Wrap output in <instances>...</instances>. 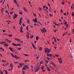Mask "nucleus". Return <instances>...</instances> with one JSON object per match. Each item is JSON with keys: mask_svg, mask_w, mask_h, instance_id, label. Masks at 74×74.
I'll return each instance as SVG.
<instances>
[{"mask_svg": "<svg viewBox=\"0 0 74 74\" xmlns=\"http://www.w3.org/2000/svg\"><path fill=\"white\" fill-rule=\"evenodd\" d=\"M45 53H46V54L47 53V54H49V53L50 51V50H49V49H47L46 50L45 49Z\"/></svg>", "mask_w": 74, "mask_h": 74, "instance_id": "1", "label": "nucleus"}, {"mask_svg": "<svg viewBox=\"0 0 74 74\" xmlns=\"http://www.w3.org/2000/svg\"><path fill=\"white\" fill-rule=\"evenodd\" d=\"M13 45H14V46H21V45H20V44H15V43H12Z\"/></svg>", "mask_w": 74, "mask_h": 74, "instance_id": "2", "label": "nucleus"}, {"mask_svg": "<svg viewBox=\"0 0 74 74\" xmlns=\"http://www.w3.org/2000/svg\"><path fill=\"white\" fill-rule=\"evenodd\" d=\"M33 21L34 22V23H37V18H35L34 20H33Z\"/></svg>", "mask_w": 74, "mask_h": 74, "instance_id": "3", "label": "nucleus"}, {"mask_svg": "<svg viewBox=\"0 0 74 74\" xmlns=\"http://www.w3.org/2000/svg\"><path fill=\"white\" fill-rule=\"evenodd\" d=\"M39 66H39L38 67H36V70L35 71V72H37V71H38L39 70Z\"/></svg>", "mask_w": 74, "mask_h": 74, "instance_id": "4", "label": "nucleus"}, {"mask_svg": "<svg viewBox=\"0 0 74 74\" xmlns=\"http://www.w3.org/2000/svg\"><path fill=\"white\" fill-rule=\"evenodd\" d=\"M32 44L33 46V47H34V49H36V47H35V45L33 44V43H32Z\"/></svg>", "mask_w": 74, "mask_h": 74, "instance_id": "5", "label": "nucleus"}, {"mask_svg": "<svg viewBox=\"0 0 74 74\" xmlns=\"http://www.w3.org/2000/svg\"><path fill=\"white\" fill-rule=\"evenodd\" d=\"M22 17H21L19 20V21H20V22L21 24L22 23Z\"/></svg>", "mask_w": 74, "mask_h": 74, "instance_id": "6", "label": "nucleus"}, {"mask_svg": "<svg viewBox=\"0 0 74 74\" xmlns=\"http://www.w3.org/2000/svg\"><path fill=\"white\" fill-rule=\"evenodd\" d=\"M9 49H10V50H11V51H12V52H14L13 50H12V47H9Z\"/></svg>", "mask_w": 74, "mask_h": 74, "instance_id": "7", "label": "nucleus"}, {"mask_svg": "<svg viewBox=\"0 0 74 74\" xmlns=\"http://www.w3.org/2000/svg\"><path fill=\"white\" fill-rule=\"evenodd\" d=\"M47 56H53L52 54H47Z\"/></svg>", "mask_w": 74, "mask_h": 74, "instance_id": "8", "label": "nucleus"}, {"mask_svg": "<svg viewBox=\"0 0 74 74\" xmlns=\"http://www.w3.org/2000/svg\"><path fill=\"white\" fill-rule=\"evenodd\" d=\"M14 58H16V59L19 58V57H17V56H16V55H15L14 56Z\"/></svg>", "mask_w": 74, "mask_h": 74, "instance_id": "9", "label": "nucleus"}, {"mask_svg": "<svg viewBox=\"0 0 74 74\" xmlns=\"http://www.w3.org/2000/svg\"><path fill=\"white\" fill-rule=\"evenodd\" d=\"M23 26H21V27L20 28V32H21V31H22V30H23Z\"/></svg>", "mask_w": 74, "mask_h": 74, "instance_id": "10", "label": "nucleus"}, {"mask_svg": "<svg viewBox=\"0 0 74 74\" xmlns=\"http://www.w3.org/2000/svg\"><path fill=\"white\" fill-rule=\"evenodd\" d=\"M49 10L50 11V12H51L52 9H51V8H49Z\"/></svg>", "mask_w": 74, "mask_h": 74, "instance_id": "11", "label": "nucleus"}, {"mask_svg": "<svg viewBox=\"0 0 74 74\" xmlns=\"http://www.w3.org/2000/svg\"><path fill=\"white\" fill-rule=\"evenodd\" d=\"M24 67H25V68L29 69V67L27 65H25Z\"/></svg>", "mask_w": 74, "mask_h": 74, "instance_id": "12", "label": "nucleus"}, {"mask_svg": "<svg viewBox=\"0 0 74 74\" xmlns=\"http://www.w3.org/2000/svg\"><path fill=\"white\" fill-rule=\"evenodd\" d=\"M36 39L37 40H39V37H38V36H36Z\"/></svg>", "mask_w": 74, "mask_h": 74, "instance_id": "13", "label": "nucleus"}, {"mask_svg": "<svg viewBox=\"0 0 74 74\" xmlns=\"http://www.w3.org/2000/svg\"><path fill=\"white\" fill-rule=\"evenodd\" d=\"M18 16V15H16H16H15V16H14V19H15V18H16Z\"/></svg>", "mask_w": 74, "mask_h": 74, "instance_id": "14", "label": "nucleus"}, {"mask_svg": "<svg viewBox=\"0 0 74 74\" xmlns=\"http://www.w3.org/2000/svg\"><path fill=\"white\" fill-rule=\"evenodd\" d=\"M54 23L56 26H59V25L58 24V23H57V24H56V23Z\"/></svg>", "mask_w": 74, "mask_h": 74, "instance_id": "15", "label": "nucleus"}, {"mask_svg": "<svg viewBox=\"0 0 74 74\" xmlns=\"http://www.w3.org/2000/svg\"><path fill=\"white\" fill-rule=\"evenodd\" d=\"M23 10L25 11H26V12H27V10H26V8H23Z\"/></svg>", "mask_w": 74, "mask_h": 74, "instance_id": "16", "label": "nucleus"}, {"mask_svg": "<svg viewBox=\"0 0 74 74\" xmlns=\"http://www.w3.org/2000/svg\"><path fill=\"white\" fill-rule=\"evenodd\" d=\"M6 40H7V41H8L9 42H11V40H8V39H6Z\"/></svg>", "mask_w": 74, "mask_h": 74, "instance_id": "17", "label": "nucleus"}, {"mask_svg": "<svg viewBox=\"0 0 74 74\" xmlns=\"http://www.w3.org/2000/svg\"><path fill=\"white\" fill-rule=\"evenodd\" d=\"M44 66H42V67L41 68V69H42V70L43 71V69H44Z\"/></svg>", "mask_w": 74, "mask_h": 74, "instance_id": "18", "label": "nucleus"}, {"mask_svg": "<svg viewBox=\"0 0 74 74\" xmlns=\"http://www.w3.org/2000/svg\"><path fill=\"white\" fill-rule=\"evenodd\" d=\"M13 1H14V2H15V3L16 4H17V1L15 0H13Z\"/></svg>", "mask_w": 74, "mask_h": 74, "instance_id": "19", "label": "nucleus"}, {"mask_svg": "<svg viewBox=\"0 0 74 74\" xmlns=\"http://www.w3.org/2000/svg\"><path fill=\"white\" fill-rule=\"evenodd\" d=\"M45 28H43L42 29H43V32H45Z\"/></svg>", "mask_w": 74, "mask_h": 74, "instance_id": "20", "label": "nucleus"}, {"mask_svg": "<svg viewBox=\"0 0 74 74\" xmlns=\"http://www.w3.org/2000/svg\"><path fill=\"white\" fill-rule=\"evenodd\" d=\"M16 40H18V41H20V40L19 39H18L17 38H15Z\"/></svg>", "mask_w": 74, "mask_h": 74, "instance_id": "21", "label": "nucleus"}, {"mask_svg": "<svg viewBox=\"0 0 74 74\" xmlns=\"http://www.w3.org/2000/svg\"><path fill=\"white\" fill-rule=\"evenodd\" d=\"M23 70H26V69L25 68V65L24 66V67L22 68Z\"/></svg>", "mask_w": 74, "mask_h": 74, "instance_id": "22", "label": "nucleus"}, {"mask_svg": "<svg viewBox=\"0 0 74 74\" xmlns=\"http://www.w3.org/2000/svg\"><path fill=\"white\" fill-rule=\"evenodd\" d=\"M6 22H8V24H9V23H10L9 21H6Z\"/></svg>", "mask_w": 74, "mask_h": 74, "instance_id": "23", "label": "nucleus"}, {"mask_svg": "<svg viewBox=\"0 0 74 74\" xmlns=\"http://www.w3.org/2000/svg\"><path fill=\"white\" fill-rule=\"evenodd\" d=\"M47 70L49 71H50V69H49V67H47Z\"/></svg>", "mask_w": 74, "mask_h": 74, "instance_id": "24", "label": "nucleus"}, {"mask_svg": "<svg viewBox=\"0 0 74 74\" xmlns=\"http://www.w3.org/2000/svg\"><path fill=\"white\" fill-rule=\"evenodd\" d=\"M11 56H12V57H14V54H13V53H11Z\"/></svg>", "mask_w": 74, "mask_h": 74, "instance_id": "25", "label": "nucleus"}, {"mask_svg": "<svg viewBox=\"0 0 74 74\" xmlns=\"http://www.w3.org/2000/svg\"><path fill=\"white\" fill-rule=\"evenodd\" d=\"M72 16H74V12H72Z\"/></svg>", "mask_w": 74, "mask_h": 74, "instance_id": "26", "label": "nucleus"}, {"mask_svg": "<svg viewBox=\"0 0 74 74\" xmlns=\"http://www.w3.org/2000/svg\"><path fill=\"white\" fill-rule=\"evenodd\" d=\"M67 32H66V33H64V34H63V36H65V34H67Z\"/></svg>", "mask_w": 74, "mask_h": 74, "instance_id": "27", "label": "nucleus"}, {"mask_svg": "<svg viewBox=\"0 0 74 74\" xmlns=\"http://www.w3.org/2000/svg\"><path fill=\"white\" fill-rule=\"evenodd\" d=\"M5 73L6 74H8V72H7V71L6 70L5 71Z\"/></svg>", "mask_w": 74, "mask_h": 74, "instance_id": "28", "label": "nucleus"}, {"mask_svg": "<svg viewBox=\"0 0 74 74\" xmlns=\"http://www.w3.org/2000/svg\"><path fill=\"white\" fill-rule=\"evenodd\" d=\"M51 64H52L53 65H55V64L53 62H52L51 63Z\"/></svg>", "mask_w": 74, "mask_h": 74, "instance_id": "29", "label": "nucleus"}, {"mask_svg": "<svg viewBox=\"0 0 74 74\" xmlns=\"http://www.w3.org/2000/svg\"><path fill=\"white\" fill-rule=\"evenodd\" d=\"M22 65H20V66H18V67H19V68H20V67H22Z\"/></svg>", "mask_w": 74, "mask_h": 74, "instance_id": "30", "label": "nucleus"}, {"mask_svg": "<svg viewBox=\"0 0 74 74\" xmlns=\"http://www.w3.org/2000/svg\"><path fill=\"white\" fill-rule=\"evenodd\" d=\"M3 11H4V8H2L1 12H3Z\"/></svg>", "mask_w": 74, "mask_h": 74, "instance_id": "31", "label": "nucleus"}, {"mask_svg": "<svg viewBox=\"0 0 74 74\" xmlns=\"http://www.w3.org/2000/svg\"><path fill=\"white\" fill-rule=\"evenodd\" d=\"M54 41L55 42H57L56 39V37H54Z\"/></svg>", "mask_w": 74, "mask_h": 74, "instance_id": "32", "label": "nucleus"}, {"mask_svg": "<svg viewBox=\"0 0 74 74\" xmlns=\"http://www.w3.org/2000/svg\"><path fill=\"white\" fill-rule=\"evenodd\" d=\"M49 15L50 17H53V15H52V14H49Z\"/></svg>", "mask_w": 74, "mask_h": 74, "instance_id": "33", "label": "nucleus"}, {"mask_svg": "<svg viewBox=\"0 0 74 74\" xmlns=\"http://www.w3.org/2000/svg\"><path fill=\"white\" fill-rule=\"evenodd\" d=\"M26 36H27V38H29V37L28 34H27V35H26Z\"/></svg>", "mask_w": 74, "mask_h": 74, "instance_id": "34", "label": "nucleus"}, {"mask_svg": "<svg viewBox=\"0 0 74 74\" xmlns=\"http://www.w3.org/2000/svg\"><path fill=\"white\" fill-rule=\"evenodd\" d=\"M43 64V61H40V64Z\"/></svg>", "mask_w": 74, "mask_h": 74, "instance_id": "35", "label": "nucleus"}, {"mask_svg": "<svg viewBox=\"0 0 74 74\" xmlns=\"http://www.w3.org/2000/svg\"><path fill=\"white\" fill-rule=\"evenodd\" d=\"M55 56H56V57H58V55H57V54H55Z\"/></svg>", "mask_w": 74, "mask_h": 74, "instance_id": "36", "label": "nucleus"}, {"mask_svg": "<svg viewBox=\"0 0 74 74\" xmlns=\"http://www.w3.org/2000/svg\"><path fill=\"white\" fill-rule=\"evenodd\" d=\"M5 12L6 13H9L8 11L7 10H5Z\"/></svg>", "mask_w": 74, "mask_h": 74, "instance_id": "37", "label": "nucleus"}, {"mask_svg": "<svg viewBox=\"0 0 74 74\" xmlns=\"http://www.w3.org/2000/svg\"><path fill=\"white\" fill-rule=\"evenodd\" d=\"M39 10H42L41 8H39Z\"/></svg>", "mask_w": 74, "mask_h": 74, "instance_id": "38", "label": "nucleus"}, {"mask_svg": "<svg viewBox=\"0 0 74 74\" xmlns=\"http://www.w3.org/2000/svg\"><path fill=\"white\" fill-rule=\"evenodd\" d=\"M71 38H70V39H69L70 42H71Z\"/></svg>", "mask_w": 74, "mask_h": 74, "instance_id": "39", "label": "nucleus"}, {"mask_svg": "<svg viewBox=\"0 0 74 74\" xmlns=\"http://www.w3.org/2000/svg\"><path fill=\"white\" fill-rule=\"evenodd\" d=\"M21 49V47H18V50H20Z\"/></svg>", "mask_w": 74, "mask_h": 74, "instance_id": "40", "label": "nucleus"}, {"mask_svg": "<svg viewBox=\"0 0 74 74\" xmlns=\"http://www.w3.org/2000/svg\"><path fill=\"white\" fill-rule=\"evenodd\" d=\"M34 36V35H32V36L30 37V38H33Z\"/></svg>", "mask_w": 74, "mask_h": 74, "instance_id": "41", "label": "nucleus"}, {"mask_svg": "<svg viewBox=\"0 0 74 74\" xmlns=\"http://www.w3.org/2000/svg\"><path fill=\"white\" fill-rule=\"evenodd\" d=\"M0 73H1V74H3V73L2 71H0Z\"/></svg>", "mask_w": 74, "mask_h": 74, "instance_id": "42", "label": "nucleus"}, {"mask_svg": "<svg viewBox=\"0 0 74 74\" xmlns=\"http://www.w3.org/2000/svg\"><path fill=\"white\" fill-rule=\"evenodd\" d=\"M28 26H26V28H27V30H28Z\"/></svg>", "mask_w": 74, "mask_h": 74, "instance_id": "43", "label": "nucleus"}, {"mask_svg": "<svg viewBox=\"0 0 74 74\" xmlns=\"http://www.w3.org/2000/svg\"><path fill=\"white\" fill-rule=\"evenodd\" d=\"M46 58H47V59H48V60H50V58H49L48 57H47Z\"/></svg>", "mask_w": 74, "mask_h": 74, "instance_id": "44", "label": "nucleus"}, {"mask_svg": "<svg viewBox=\"0 0 74 74\" xmlns=\"http://www.w3.org/2000/svg\"><path fill=\"white\" fill-rule=\"evenodd\" d=\"M67 22H66V21H65V23H64V24H65V25H66L67 24Z\"/></svg>", "mask_w": 74, "mask_h": 74, "instance_id": "45", "label": "nucleus"}, {"mask_svg": "<svg viewBox=\"0 0 74 74\" xmlns=\"http://www.w3.org/2000/svg\"><path fill=\"white\" fill-rule=\"evenodd\" d=\"M9 36H12V34H8Z\"/></svg>", "mask_w": 74, "mask_h": 74, "instance_id": "46", "label": "nucleus"}, {"mask_svg": "<svg viewBox=\"0 0 74 74\" xmlns=\"http://www.w3.org/2000/svg\"><path fill=\"white\" fill-rule=\"evenodd\" d=\"M4 45H5V46H6V47H7V46H8V45L7 44H4Z\"/></svg>", "mask_w": 74, "mask_h": 74, "instance_id": "47", "label": "nucleus"}, {"mask_svg": "<svg viewBox=\"0 0 74 74\" xmlns=\"http://www.w3.org/2000/svg\"><path fill=\"white\" fill-rule=\"evenodd\" d=\"M25 56H28V54H23Z\"/></svg>", "mask_w": 74, "mask_h": 74, "instance_id": "48", "label": "nucleus"}, {"mask_svg": "<svg viewBox=\"0 0 74 74\" xmlns=\"http://www.w3.org/2000/svg\"><path fill=\"white\" fill-rule=\"evenodd\" d=\"M19 13L21 15H22L23 13H22V12H20Z\"/></svg>", "mask_w": 74, "mask_h": 74, "instance_id": "49", "label": "nucleus"}, {"mask_svg": "<svg viewBox=\"0 0 74 74\" xmlns=\"http://www.w3.org/2000/svg\"><path fill=\"white\" fill-rule=\"evenodd\" d=\"M45 62H46V63H48V61H47V60H45Z\"/></svg>", "mask_w": 74, "mask_h": 74, "instance_id": "50", "label": "nucleus"}, {"mask_svg": "<svg viewBox=\"0 0 74 74\" xmlns=\"http://www.w3.org/2000/svg\"><path fill=\"white\" fill-rule=\"evenodd\" d=\"M42 49V47H40L39 50H41Z\"/></svg>", "mask_w": 74, "mask_h": 74, "instance_id": "51", "label": "nucleus"}, {"mask_svg": "<svg viewBox=\"0 0 74 74\" xmlns=\"http://www.w3.org/2000/svg\"><path fill=\"white\" fill-rule=\"evenodd\" d=\"M17 63H18V61H16H16H15L14 62V64H17Z\"/></svg>", "mask_w": 74, "mask_h": 74, "instance_id": "52", "label": "nucleus"}, {"mask_svg": "<svg viewBox=\"0 0 74 74\" xmlns=\"http://www.w3.org/2000/svg\"><path fill=\"white\" fill-rule=\"evenodd\" d=\"M2 61L3 62H5V60H2Z\"/></svg>", "mask_w": 74, "mask_h": 74, "instance_id": "53", "label": "nucleus"}, {"mask_svg": "<svg viewBox=\"0 0 74 74\" xmlns=\"http://www.w3.org/2000/svg\"><path fill=\"white\" fill-rule=\"evenodd\" d=\"M60 11L61 12H63V10H62V9H61L60 10Z\"/></svg>", "mask_w": 74, "mask_h": 74, "instance_id": "54", "label": "nucleus"}, {"mask_svg": "<svg viewBox=\"0 0 74 74\" xmlns=\"http://www.w3.org/2000/svg\"><path fill=\"white\" fill-rule=\"evenodd\" d=\"M27 61H29L28 60H25V62H27Z\"/></svg>", "mask_w": 74, "mask_h": 74, "instance_id": "55", "label": "nucleus"}, {"mask_svg": "<svg viewBox=\"0 0 74 74\" xmlns=\"http://www.w3.org/2000/svg\"><path fill=\"white\" fill-rule=\"evenodd\" d=\"M22 25L23 26H25V25L24 24V23H22Z\"/></svg>", "mask_w": 74, "mask_h": 74, "instance_id": "56", "label": "nucleus"}, {"mask_svg": "<svg viewBox=\"0 0 74 74\" xmlns=\"http://www.w3.org/2000/svg\"><path fill=\"white\" fill-rule=\"evenodd\" d=\"M47 4H48V6H49V7H50V4H49V3H48Z\"/></svg>", "mask_w": 74, "mask_h": 74, "instance_id": "57", "label": "nucleus"}, {"mask_svg": "<svg viewBox=\"0 0 74 74\" xmlns=\"http://www.w3.org/2000/svg\"><path fill=\"white\" fill-rule=\"evenodd\" d=\"M46 9H47V10H48V7H45Z\"/></svg>", "mask_w": 74, "mask_h": 74, "instance_id": "58", "label": "nucleus"}, {"mask_svg": "<svg viewBox=\"0 0 74 74\" xmlns=\"http://www.w3.org/2000/svg\"><path fill=\"white\" fill-rule=\"evenodd\" d=\"M64 15H66V13H64Z\"/></svg>", "mask_w": 74, "mask_h": 74, "instance_id": "59", "label": "nucleus"}, {"mask_svg": "<svg viewBox=\"0 0 74 74\" xmlns=\"http://www.w3.org/2000/svg\"><path fill=\"white\" fill-rule=\"evenodd\" d=\"M59 62L60 63V64H62V61H59Z\"/></svg>", "mask_w": 74, "mask_h": 74, "instance_id": "60", "label": "nucleus"}, {"mask_svg": "<svg viewBox=\"0 0 74 74\" xmlns=\"http://www.w3.org/2000/svg\"><path fill=\"white\" fill-rule=\"evenodd\" d=\"M66 27H68V24H67V23H66Z\"/></svg>", "mask_w": 74, "mask_h": 74, "instance_id": "61", "label": "nucleus"}, {"mask_svg": "<svg viewBox=\"0 0 74 74\" xmlns=\"http://www.w3.org/2000/svg\"><path fill=\"white\" fill-rule=\"evenodd\" d=\"M34 16H35V17L36 16V14H35L34 13Z\"/></svg>", "mask_w": 74, "mask_h": 74, "instance_id": "62", "label": "nucleus"}, {"mask_svg": "<svg viewBox=\"0 0 74 74\" xmlns=\"http://www.w3.org/2000/svg\"><path fill=\"white\" fill-rule=\"evenodd\" d=\"M45 32L46 33V32H47V30H46V29L45 28Z\"/></svg>", "mask_w": 74, "mask_h": 74, "instance_id": "63", "label": "nucleus"}, {"mask_svg": "<svg viewBox=\"0 0 74 74\" xmlns=\"http://www.w3.org/2000/svg\"><path fill=\"white\" fill-rule=\"evenodd\" d=\"M14 12H11L10 13V14H12V13H13Z\"/></svg>", "mask_w": 74, "mask_h": 74, "instance_id": "64", "label": "nucleus"}]
</instances>
